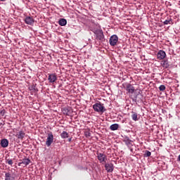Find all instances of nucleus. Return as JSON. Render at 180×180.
<instances>
[{
    "instance_id": "f257e3e1",
    "label": "nucleus",
    "mask_w": 180,
    "mask_h": 180,
    "mask_svg": "<svg viewBox=\"0 0 180 180\" xmlns=\"http://www.w3.org/2000/svg\"><path fill=\"white\" fill-rule=\"evenodd\" d=\"M90 30L96 34V40H99L100 41H103V40H105L103 31L101 29V25H99V24H93V27H91Z\"/></svg>"
},
{
    "instance_id": "f03ea898",
    "label": "nucleus",
    "mask_w": 180,
    "mask_h": 180,
    "mask_svg": "<svg viewBox=\"0 0 180 180\" xmlns=\"http://www.w3.org/2000/svg\"><path fill=\"white\" fill-rule=\"evenodd\" d=\"M93 109L95 110V112H98V113H103L106 112V108H105L103 103L101 102L96 103L93 105Z\"/></svg>"
},
{
    "instance_id": "7ed1b4c3",
    "label": "nucleus",
    "mask_w": 180,
    "mask_h": 180,
    "mask_svg": "<svg viewBox=\"0 0 180 180\" xmlns=\"http://www.w3.org/2000/svg\"><path fill=\"white\" fill-rule=\"evenodd\" d=\"M53 141H54V135H53V132L49 131L48 133V136L46 141V146H47V147H50V146L53 144Z\"/></svg>"
},
{
    "instance_id": "20e7f679",
    "label": "nucleus",
    "mask_w": 180,
    "mask_h": 180,
    "mask_svg": "<svg viewBox=\"0 0 180 180\" xmlns=\"http://www.w3.org/2000/svg\"><path fill=\"white\" fill-rule=\"evenodd\" d=\"M97 158L99 161V162L102 163V162H106V161H108V156H106V155H105L104 153H97Z\"/></svg>"
},
{
    "instance_id": "39448f33",
    "label": "nucleus",
    "mask_w": 180,
    "mask_h": 180,
    "mask_svg": "<svg viewBox=\"0 0 180 180\" xmlns=\"http://www.w3.org/2000/svg\"><path fill=\"white\" fill-rule=\"evenodd\" d=\"M109 41L110 46H116V44H117V41H119V37L116 34L112 35Z\"/></svg>"
},
{
    "instance_id": "423d86ee",
    "label": "nucleus",
    "mask_w": 180,
    "mask_h": 180,
    "mask_svg": "<svg viewBox=\"0 0 180 180\" xmlns=\"http://www.w3.org/2000/svg\"><path fill=\"white\" fill-rule=\"evenodd\" d=\"M48 75V81L51 84H54L57 81V75L56 73L49 74Z\"/></svg>"
},
{
    "instance_id": "0eeeda50",
    "label": "nucleus",
    "mask_w": 180,
    "mask_h": 180,
    "mask_svg": "<svg viewBox=\"0 0 180 180\" xmlns=\"http://www.w3.org/2000/svg\"><path fill=\"white\" fill-rule=\"evenodd\" d=\"M158 60H164L165 57H167V53H165V51L160 50L158 51L157 54Z\"/></svg>"
},
{
    "instance_id": "6e6552de",
    "label": "nucleus",
    "mask_w": 180,
    "mask_h": 180,
    "mask_svg": "<svg viewBox=\"0 0 180 180\" xmlns=\"http://www.w3.org/2000/svg\"><path fill=\"white\" fill-rule=\"evenodd\" d=\"M21 162H20L18 163V166L20 167V165H22V164L23 165H25V167H27V165H29V164H30V162H32V161L30 160V159L29 158H23L22 160H20Z\"/></svg>"
},
{
    "instance_id": "1a4fd4ad",
    "label": "nucleus",
    "mask_w": 180,
    "mask_h": 180,
    "mask_svg": "<svg viewBox=\"0 0 180 180\" xmlns=\"http://www.w3.org/2000/svg\"><path fill=\"white\" fill-rule=\"evenodd\" d=\"M25 133L23 131H19L17 132L15 137H17V139H18L19 140H23V139H25Z\"/></svg>"
},
{
    "instance_id": "9d476101",
    "label": "nucleus",
    "mask_w": 180,
    "mask_h": 180,
    "mask_svg": "<svg viewBox=\"0 0 180 180\" xmlns=\"http://www.w3.org/2000/svg\"><path fill=\"white\" fill-rule=\"evenodd\" d=\"M105 168L107 171V172H113V164L112 163H106L105 165Z\"/></svg>"
},
{
    "instance_id": "9b49d317",
    "label": "nucleus",
    "mask_w": 180,
    "mask_h": 180,
    "mask_svg": "<svg viewBox=\"0 0 180 180\" xmlns=\"http://www.w3.org/2000/svg\"><path fill=\"white\" fill-rule=\"evenodd\" d=\"M127 91H128L129 94H134L136 89L134 88V86H133V85H131V84H129L127 86Z\"/></svg>"
},
{
    "instance_id": "f8f14e48",
    "label": "nucleus",
    "mask_w": 180,
    "mask_h": 180,
    "mask_svg": "<svg viewBox=\"0 0 180 180\" xmlns=\"http://www.w3.org/2000/svg\"><path fill=\"white\" fill-rule=\"evenodd\" d=\"M1 146L3 147V148H6L9 146V141L8 139H4L1 141Z\"/></svg>"
},
{
    "instance_id": "ddd939ff",
    "label": "nucleus",
    "mask_w": 180,
    "mask_h": 180,
    "mask_svg": "<svg viewBox=\"0 0 180 180\" xmlns=\"http://www.w3.org/2000/svg\"><path fill=\"white\" fill-rule=\"evenodd\" d=\"M5 180H16L14 176H12L11 172L5 173Z\"/></svg>"
},
{
    "instance_id": "4468645a",
    "label": "nucleus",
    "mask_w": 180,
    "mask_h": 180,
    "mask_svg": "<svg viewBox=\"0 0 180 180\" xmlns=\"http://www.w3.org/2000/svg\"><path fill=\"white\" fill-rule=\"evenodd\" d=\"M161 65L163 68H169V62H168V60H164L161 62Z\"/></svg>"
},
{
    "instance_id": "2eb2a0df",
    "label": "nucleus",
    "mask_w": 180,
    "mask_h": 180,
    "mask_svg": "<svg viewBox=\"0 0 180 180\" xmlns=\"http://www.w3.org/2000/svg\"><path fill=\"white\" fill-rule=\"evenodd\" d=\"M62 112L63 115H66L67 116H70V115H71V110L67 108H63Z\"/></svg>"
},
{
    "instance_id": "dca6fc26",
    "label": "nucleus",
    "mask_w": 180,
    "mask_h": 180,
    "mask_svg": "<svg viewBox=\"0 0 180 180\" xmlns=\"http://www.w3.org/2000/svg\"><path fill=\"white\" fill-rule=\"evenodd\" d=\"M131 119L132 120H134V122H137L139 120V115H137V112L132 111L131 112Z\"/></svg>"
},
{
    "instance_id": "f3484780",
    "label": "nucleus",
    "mask_w": 180,
    "mask_h": 180,
    "mask_svg": "<svg viewBox=\"0 0 180 180\" xmlns=\"http://www.w3.org/2000/svg\"><path fill=\"white\" fill-rule=\"evenodd\" d=\"M25 23H34V20L32 17H26Z\"/></svg>"
},
{
    "instance_id": "a211bd4d",
    "label": "nucleus",
    "mask_w": 180,
    "mask_h": 180,
    "mask_svg": "<svg viewBox=\"0 0 180 180\" xmlns=\"http://www.w3.org/2000/svg\"><path fill=\"white\" fill-rule=\"evenodd\" d=\"M110 129L112 131H115V130H117V129H119V124H113L110 125Z\"/></svg>"
},
{
    "instance_id": "6ab92c4d",
    "label": "nucleus",
    "mask_w": 180,
    "mask_h": 180,
    "mask_svg": "<svg viewBox=\"0 0 180 180\" xmlns=\"http://www.w3.org/2000/svg\"><path fill=\"white\" fill-rule=\"evenodd\" d=\"M60 137L62 139H68V133L65 131H63L60 134Z\"/></svg>"
},
{
    "instance_id": "aec40b11",
    "label": "nucleus",
    "mask_w": 180,
    "mask_h": 180,
    "mask_svg": "<svg viewBox=\"0 0 180 180\" xmlns=\"http://www.w3.org/2000/svg\"><path fill=\"white\" fill-rule=\"evenodd\" d=\"M6 164H8V165H13V161L12 160V159H7L6 160Z\"/></svg>"
},
{
    "instance_id": "412c9836",
    "label": "nucleus",
    "mask_w": 180,
    "mask_h": 180,
    "mask_svg": "<svg viewBox=\"0 0 180 180\" xmlns=\"http://www.w3.org/2000/svg\"><path fill=\"white\" fill-rule=\"evenodd\" d=\"M84 136L86 137H91V132L89 131V130H86L84 131Z\"/></svg>"
},
{
    "instance_id": "4be33fe9",
    "label": "nucleus",
    "mask_w": 180,
    "mask_h": 180,
    "mask_svg": "<svg viewBox=\"0 0 180 180\" xmlns=\"http://www.w3.org/2000/svg\"><path fill=\"white\" fill-rule=\"evenodd\" d=\"M58 23H67V20L65 18L59 19Z\"/></svg>"
},
{
    "instance_id": "5701e85b",
    "label": "nucleus",
    "mask_w": 180,
    "mask_h": 180,
    "mask_svg": "<svg viewBox=\"0 0 180 180\" xmlns=\"http://www.w3.org/2000/svg\"><path fill=\"white\" fill-rule=\"evenodd\" d=\"M151 156V152L148 150H146L144 153V157H150Z\"/></svg>"
},
{
    "instance_id": "b1692460",
    "label": "nucleus",
    "mask_w": 180,
    "mask_h": 180,
    "mask_svg": "<svg viewBox=\"0 0 180 180\" xmlns=\"http://www.w3.org/2000/svg\"><path fill=\"white\" fill-rule=\"evenodd\" d=\"M160 91H165V85H160L159 87Z\"/></svg>"
},
{
    "instance_id": "393cba45",
    "label": "nucleus",
    "mask_w": 180,
    "mask_h": 180,
    "mask_svg": "<svg viewBox=\"0 0 180 180\" xmlns=\"http://www.w3.org/2000/svg\"><path fill=\"white\" fill-rule=\"evenodd\" d=\"M126 144L127 146H130V144H131V140H129L128 138L127 141H126Z\"/></svg>"
},
{
    "instance_id": "a878e982",
    "label": "nucleus",
    "mask_w": 180,
    "mask_h": 180,
    "mask_svg": "<svg viewBox=\"0 0 180 180\" xmlns=\"http://www.w3.org/2000/svg\"><path fill=\"white\" fill-rule=\"evenodd\" d=\"M31 88H32V89H33L34 91H36V86H35V85H32Z\"/></svg>"
},
{
    "instance_id": "bb28decb",
    "label": "nucleus",
    "mask_w": 180,
    "mask_h": 180,
    "mask_svg": "<svg viewBox=\"0 0 180 180\" xmlns=\"http://www.w3.org/2000/svg\"><path fill=\"white\" fill-rule=\"evenodd\" d=\"M65 25H67V23H59L60 26H65Z\"/></svg>"
},
{
    "instance_id": "cd10ccee",
    "label": "nucleus",
    "mask_w": 180,
    "mask_h": 180,
    "mask_svg": "<svg viewBox=\"0 0 180 180\" xmlns=\"http://www.w3.org/2000/svg\"><path fill=\"white\" fill-rule=\"evenodd\" d=\"M1 113H2L3 115H5V110H2V111H1Z\"/></svg>"
},
{
    "instance_id": "c85d7f7f",
    "label": "nucleus",
    "mask_w": 180,
    "mask_h": 180,
    "mask_svg": "<svg viewBox=\"0 0 180 180\" xmlns=\"http://www.w3.org/2000/svg\"><path fill=\"white\" fill-rule=\"evenodd\" d=\"M163 23H168V20H166Z\"/></svg>"
},
{
    "instance_id": "c756f323",
    "label": "nucleus",
    "mask_w": 180,
    "mask_h": 180,
    "mask_svg": "<svg viewBox=\"0 0 180 180\" xmlns=\"http://www.w3.org/2000/svg\"><path fill=\"white\" fill-rule=\"evenodd\" d=\"M71 140H72V139L70 138V139H68V141H69V142H71Z\"/></svg>"
},
{
    "instance_id": "7c9ffc66",
    "label": "nucleus",
    "mask_w": 180,
    "mask_h": 180,
    "mask_svg": "<svg viewBox=\"0 0 180 180\" xmlns=\"http://www.w3.org/2000/svg\"><path fill=\"white\" fill-rule=\"evenodd\" d=\"M159 25V26H162L161 25H160V24H158Z\"/></svg>"
},
{
    "instance_id": "2f4dec72",
    "label": "nucleus",
    "mask_w": 180,
    "mask_h": 180,
    "mask_svg": "<svg viewBox=\"0 0 180 180\" xmlns=\"http://www.w3.org/2000/svg\"><path fill=\"white\" fill-rule=\"evenodd\" d=\"M30 25H32V23H30Z\"/></svg>"
}]
</instances>
